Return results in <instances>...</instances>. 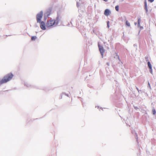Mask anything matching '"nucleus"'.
I'll return each mask as SVG.
<instances>
[{
	"label": "nucleus",
	"instance_id": "dca6fc26",
	"mask_svg": "<svg viewBox=\"0 0 156 156\" xmlns=\"http://www.w3.org/2000/svg\"><path fill=\"white\" fill-rule=\"evenodd\" d=\"M148 1L151 2H152L154 1V0H148Z\"/></svg>",
	"mask_w": 156,
	"mask_h": 156
},
{
	"label": "nucleus",
	"instance_id": "1a4fd4ad",
	"mask_svg": "<svg viewBox=\"0 0 156 156\" xmlns=\"http://www.w3.org/2000/svg\"><path fill=\"white\" fill-rule=\"evenodd\" d=\"M37 38V37L36 36H33L31 37V40L32 41H35Z\"/></svg>",
	"mask_w": 156,
	"mask_h": 156
},
{
	"label": "nucleus",
	"instance_id": "f03ea898",
	"mask_svg": "<svg viewBox=\"0 0 156 156\" xmlns=\"http://www.w3.org/2000/svg\"><path fill=\"white\" fill-rule=\"evenodd\" d=\"M60 20V19L59 17H57L55 20H49L47 21V26L49 27L52 26L55 24L57 25L58 24V23L59 22Z\"/></svg>",
	"mask_w": 156,
	"mask_h": 156
},
{
	"label": "nucleus",
	"instance_id": "6e6552de",
	"mask_svg": "<svg viewBox=\"0 0 156 156\" xmlns=\"http://www.w3.org/2000/svg\"><path fill=\"white\" fill-rule=\"evenodd\" d=\"M147 64L149 69H151V72H152V68L151 65L149 62H148Z\"/></svg>",
	"mask_w": 156,
	"mask_h": 156
},
{
	"label": "nucleus",
	"instance_id": "0eeeda50",
	"mask_svg": "<svg viewBox=\"0 0 156 156\" xmlns=\"http://www.w3.org/2000/svg\"><path fill=\"white\" fill-rule=\"evenodd\" d=\"M110 11L108 9H106L105 10L104 12V14L106 16H108L109 15Z\"/></svg>",
	"mask_w": 156,
	"mask_h": 156
},
{
	"label": "nucleus",
	"instance_id": "f8f14e48",
	"mask_svg": "<svg viewBox=\"0 0 156 156\" xmlns=\"http://www.w3.org/2000/svg\"><path fill=\"white\" fill-rule=\"evenodd\" d=\"M115 9L117 11H119V6L118 5H117L115 7Z\"/></svg>",
	"mask_w": 156,
	"mask_h": 156
},
{
	"label": "nucleus",
	"instance_id": "4468645a",
	"mask_svg": "<svg viewBox=\"0 0 156 156\" xmlns=\"http://www.w3.org/2000/svg\"><path fill=\"white\" fill-rule=\"evenodd\" d=\"M137 22H138V24L139 25H140V19H138V21H137Z\"/></svg>",
	"mask_w": 156,
	"mask_h": 156
},
{
	"label": "nucleus",
	"instance_id": "423d86ee",
	"mask_svg": "<svg viewBox=\"0 0 156 156\" xmlns=\"http://www.w3.org/2000/svg\"><path fill=\"white\" fill-rule=\"evenodd\" d=\"M51 12V9H49L46 13L47 16H48Z\"/></svg>",
	"mask_w": 156,
	"mask_h": 156
},
{
	"label": "nucleus",
	"instance_id": "39448f33",
	"mask_svg": "<svg viewBox=\"0 0 156 156\" xmlns=\"http://www.w3.org/2000/svg\"><path fill=\"white\" fill-rule=\"evenodd\" d=\"M98 47L99 51L102 55H103L104 52V50L102 46H101L100 45H98Z\"/></svg>",
	"mask_w": 156,
	"mask_h": 156
},
{
	"label": "nucleus",
	"instance_id": "a211bd4d",
	"mask_svg": "<svg viewBox=\"0 0 156 156\" xmlns=\"http://www.w3.org/2000/svg\"><path fill=\"white\" fill-rule=\"evenodd\" d=\"M135 24L136 25V23H135Z\"/></svg>",
	"mask_w": 156,
	"mask_h": 156
},
{
	"label": "nucleus",
	"instance_id": "f3484780",
	"mask_svg": "<svg viewBox=\"0 0 156 156\" xmlns=\"http://www.w3.org/2000/svg\"><path fill=\"white\" fill-rule=\"evenodd\" d=\"M104 0V1H106H106H107V0Z\"/></svg>",
	"mask_w": 156,
	"mask_h": 156
},
{
	"label": "nucleus",
	"instance_id": "9d476101",
	"mask_svg": "<svg viewBox=\"0 0 156 156\" xmlns=\"http://www.w3.org/2000/svg\"><path fill=\"white\" fill-rule=\"evenodd\" d=\"M145 10H146V11L147 12L148 11V9H147V2H145Z\"/></svg>",
	"mask_w": 156,
	"mask_h": 156
},
{
	"label": "nucleus",
	"instance_id": "20e7f679",
	"mask_svg": "<svg viewBox=\"0 0 156 156\" xmlns=\"http://www.w3.org/2000/svg\"><path fill=\"white\" fill-rule=\"evenodd\" d=\"M40 23H41L40 27L43 30H45V24L44 22L42 21Z\"/></svg>",
	"mask_w": 156,
	"mask_h": 156
},
{
	"label": "nucleus",
	"instance_id": "7ed1b4c3",
	"mask_svg": "<svg viewBox=\"0 0 156 156\" xmlns=\"http://www.w3.org/2000/svg\"><path fill=\"white\" fill-rule=\"evenodd\" d=\"M43 16V12L42 11H41L36 16V19L37 23H40L41 19Z\"/></svg>",
	"mask_w": 156,
	"mask_h": 156
},
{
	"label": "nucleus",
	"instance_id": "f257e3e1",
	"mask_svg": "<svg viewBox=\"0 0 156 156\" xmlns=\"http://www.w3.org/2000/svg\"><path fill=\"white\" fill-rule=\"evenodd\" d=\"M13 76V75L11 73H9L4 77L0 81V84L5 83L10 80Z\"/></svg>",
	"mask_w": 156,
	"mask_h": 156
},
{
	"label": "nucleus",
	"instance_id": "9b49d317",
	"mask_svg": "<svg viewBox=\"0 0 156 156\" xmlns=\"http://www.w3.org/2000/svg\"><path fill=\"white\" fill-rule=\"evenodd\" d=\"M126 25L130 27V24L129 22L128 21H126Z\"/></svg>",
	"mask_w": 156,
	"mask_h": 156
},
{
	"label": "nucleus",
	"instance_id": "2eb2a0df",
	"mask_svg": "<svg viewBox=\"0 0 156 156\" xmlns=\"http://www.w3.org/2000/svg\"><path fill=\"white\" fill-rule=\"evenodd\" d=\"M107 25L108 27L109 28V22L108 21L107 23Z\"/></svg>",
	"mask_w": 156,
	"mask_h": 156
},
{
	"label": "nucleus",
	"instance_id": "ddd939ff",
	"mask_svg": "<svg viewBox=\"0 0 156 156\" xmlns=\"http://www.w3.org/2000/svg\"><path fill=\"white\" fill-rule=\"evenodd\" d=\"M153 113L154 115H155L156 113L155 110L154 109H153L152 110Z\"/></svg>",
	"mask_w": 156,
	"mask_h": 156
}]
</instances>
